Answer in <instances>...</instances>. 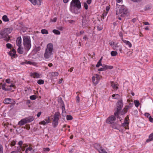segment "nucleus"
Returning a JSON list of instances; mask_svg holds the SVG:
<instances>
[{"instance_id":"f257e3e1","label":"nucleus","mask_w":153,"mask_h":153,"mask_svg":"<svg viewBox=\"0 0 153 153\" xmlns=\"http://www.w3.org/2000/svg\"><path fill=\"white\" fill-rule=\"evenodd\" d=\"M116 105L117 108L114 115L111 116L106 119V123L110 124L114 122L116 120V117L117 118H119L120 119V117H119V114L123 106L122 100H119L118 101Z\"/></svg>"},{"instance_id":"f03ea898","label":"nucleus","mask_w":153,"mask_h":153,"mask_svg":"<svg viewBox=\"0 0 153 153\" xmlns=\"http://www.w3.org/2000/svg\"><path fill=\"white\" fill-rule=\"evenodd\" d=\"M81 8L79 0H72L70 4V10L72 13L78 14L80 13L79 10Z\"/></svg>"},{"instance_id":"7ed1b4c3","label":"nucleus","mask_w":153,"mask_h":153,"mask_svg":"<svg viewBox=\"0 0 153 153\" xmlns=\"http://www.w3.org/2000/svg\"><path fill=\"white\" fill-rule=\"evenodd\" d=\"M116 9V15H119L121 17L124 16L127 13V8L123 5L118 6L117 4Z\"/></svg>"},{"instance_id":"20e7f679","label":"nucleus","mask_w":153,"mask_h":153,"mask_svg":"<svg viewBox=\"0 0 153 153\" xmlns=\"http://www.w3.org/2000/svg\"><path fill=\"white\" fill-rule=\"evenodd\" d=\"M53 45L52 44H48L47 46V48L44 54L45 58V59H48L50 58L53 54Z\"/></svg>"},{"instance_id":"39448f33","label":"nucleus","mask_w":153,"mask_h":153,"mask_svg":"<svg viewBox=\"0 0 153 153\" xmlns=\"http://www.w3.org/2000/svg\"><path fill=\"white\" fill-rule=\"evenodd\" d=\"M23 45L25 46V49L29 51L31 47V43L30 36H25L23 37Z\"/></svg>"},{"instance_id":"423d86ee","label":"nucleus","mask_w":153,"mask_h":153,"mask_svg":"<svg viewBox=\"0 0 153 153\" xmlns=\"http://www.w3.org/2000/svg\"><path fill=\"white\" fill-rule=\"evenodd\" d=\"M60 114L59 112H56L53 115V119L52 124L54 127H56L58 125V120L59 118Z\"/></svg>"},{"instance_id":"0eeeda50","label":"nucleus","mask_w":153,"mask_h":153,"mask_svg":"<svg viewBox=\"0 0 153 153\" xmlns=\"http://www.w3.org/2000/svg\"><path fill=\"white\" fill-rule=\"evenodd\" d=\"M100 80V76L98 74H96L92 77V81L95 85L97 84Z\"/></svg>"},{"instance_id":"6e6552de","label":"nucleus","mask_w":153,"mask_h":153,"mask_svg":"<svg viewBox=\"0 0 153 153\" xmlns=\"http://www.w3.org/2000/svg\"><path fill=\"white\" fill-rule=\"evenodd\" d=\"M117 43H116L114 42L110 41L109 42V44L112 47V48L114 50H117V48L119 47Z\"/></svg>"},{"instance_id":"1a4fd4ad","label":"nucleus","mask_w":153,"mask_h":153,"mask_svg":"<svg viewBox=\"0 0 153 153\" xmlns=\"http://www.w3.org/2000/svg\"><path fill=\"white\" fill-rule=\"evenodd\" d=\"M31 3L34 5H40L41 3V1L42 0H30Z\"/></svg>"},{"instance_id":"9d476101","label":"nucleus","mask_w":153,"mask_h":153,"mask_svg":"<svg viewBox=\"0 0 153 153\" xmlns=\"http://www.w3.org/2000/svg\"><path fill=\"white\" fill-rule=\"evenodd\" d=\"M50 120L49 117H48V118L45 119L44 120L40 122L39 124L43 125H45L50 122Z\"/></svg>"},{"instance_id":"9b49d317","label":"nucleus","mask_w":153,"mask_h":153,"mask_svg":"<svg viewBox=\"0 0 153 153\" xmlns=\"http://www.w3.org/2000/svg\"><path fill=\"white\" fill-rule=\"evenodd\" d=\"M0 35L1 37V39H2L7 36L8 35V34L4 29L2 30L1 32H0Z\"/></svg>"},{"instance_id":"f8f14e48","label":"nucleus","mask_w":153,"mask_h":153,"mask_svg":"<svg viewBox=\"0 0 153 153\" xmlns=\"http://www.w3.org/2000/svg\"><path fill=\"white\" fill-rule=\"evenodd\" d=\"M26 123H30L34 120V117L32 116H29L25 118Z\"/></svg>"},{"instance_id":"ddd939ff","label":"nucleus","mask_w":153,"mask_h":153,"mask_svg":"<svg viewBox=\"0 0 153 153\" xmlns=\"http://www.w3.org/2000/svg\"><path fill=\"white\" fill-rule=\"evenodd\" d=\"M130 106L128 105L126 106L121 112V115H123L126 114L128 111V110Z\"/></svg>"},{"instance_id":"4468645a","label":"nucleus","mask_w":153,"mask_h":153,"mask_svg":"<svg viewBox=\"0 0 153 153\" xmlns=\"http://www.w3.org/2000/svg\"><path fill=\"white\" fill-rule=\"evenodd\" d=\"M130 106L128 105L126 106L121 112V115H123L126 114L128 111V110Z\"/></svg>"},{"instance_id":"2eb2a0df","label":"nucleus","mask_w":153,"mask_h":153,"mask_svg":"<svg viewBox=\"0 0 153 153\" xmlns=\"http://www.w3.org/2000/svg\"><path fill=\"white\" fill-rule=\"evenodd\" d=\"M30 76L35 78H40V75L39 74L36 72L31 73Z\"/></svg>"},{"instance_id":"dca6fc26","label":"nucleus","mask_w":153,"mask_h":153,"mask_svg":"<svg viewBox=\"0 0 153 153\" xmlns=\"http://www.w3.org/2000/svg\"><path fill=\"white\" fill-rule=\"evenodd\" d=\"M22 39L21 37L17 38L16 41L17 45L19 47H21V45Z\"/></svg>"},{"instance_id":"f3484780","label":"nucleus","mask_w":153,"mask_h":153,"mask_svg":"<svg viewBox=\"0 0 153 153\" xmlns=\"http://www.w3.org/2000/svg\"><path fill=\"white\" fill-rule=\"evenodd\" d=\"M111 126L113 128L118 129V128L119 126V125L116 122H114L111 124H110Z\"/></svg>"},{"instance_id":"a211bd4d","label":"nucleus","mask_w":153,"mask_h":153,"mask_svg":"<svg viewBox=\"0 0 153 153\" xmlns=\"http://www.w3.org/2000/svg\"><path fill=\"white\" fill-rule=\"evenodd\" d=\"M88 25V21L84 20L82 21V26L83 28H86Z\"/></svg>"},{"instance_id":"6ab92c4d","label":"nucleus","mask_w":153,"mask_h":153,"mask_svg":"<svg viewBox=\"0 0 153 153\" xmlns=\"http://www.w3.org/2000/svg\"><path fill=\"white\" fill-rule=\"evenodd\" d=\"M1 88L2 89L5 91H9L11 90L10 88H6L5 87L6 86V84L5 83H1Z\"/></svg>"},{"instance_id":"aec40b11","label":"nucleus","mask_w":153,"mask_h":153,"mask_svg":"<svg viewBox=\"0 0 153 153\" xmlns=\"http://www.w3.org/2000/svg\"><path fill=\"white\" fill-rule=\"evenodd\" d=\"M11 99L9 98H6L4 100V103L5 104H10L11 102Z\"/></svg>"},{"instance_id":"412c9836","label":"nucleus","mask_w":153,"mask_h":153,"mask_svg":"<svg viewBox=\"0 0 153 153\" xmlns=\"http://www.w3.org/2000/svg\"><path fill=\"white\" fill-rule=\"evenodd\" d=\"M27 123L25 118L22 119L18 123V124L20 126H22Z\"/></svg>"},{"instance_id":"4be33fe9","label":"nucleus","mask_w":153,"mask_h":153,"mask_svg":"<svg viewBox=\"0 0 153 153\" xmlns=\"http://www.w3.org/2000/svg\"><path fill=\"white\" fill-rule=\"evenodd\" d=\"M62 116L65 117L66 115V112L65 111H64L65 110V105L64 104L63 105H62Z\"/></svg>"},{"instance_id":"5701e85b","label":"nucleus","mask_w":153,"mask_h":153,"mask_svg":"<svg viewBox=\"0 0 153 153\" xmlns=\"http://www.w3.org/2000/svg\"><path fill=\"white\" fill-rule=\"evenodd\" d=\"M128 122L127 121V120H126L124 123L122 124V126H123L125 127V129H127L128 127Z\"/></svg>"},{"instance_id":"b1692460","label":"nucleus","mask_w":153,"mask_h":153,"mask_svg":"<svg viewBox=\"0 0 153 153\" xmlns=\"http://www.w3.org/2000/svg\"><path fill=\"white\" fill-rule=\"evenodd\" d=\"M111 84L112 87L113 89H117L118 88L117 85L115 84L114 82L112 81L111 82Z\"/></svg>"},{"instance_id":"393cba45","label":"nucleus","mask_w":153,"mask_h":153,"mask_svg":"<svg viewBox=\"0 0 153 153\" xmlns=\"http://www.w3.org/2000/svg\"><path fill=\"white\" fill-rule=\"evenodd\" d=\"M149 138L146 140V141L147 142H149L153 140V133L151 134L149 136Z\"/></svg>"},{"instance_id":"a878e982","label":"nucleus","mask_w":153,"mask_h":153,"mask_svg":"<svg viewBox=\"0 0 153 153\" xmlns=\"http://www.w3.org/2000/svg\"><path fill=\"white\" fill-rule=\"evenodd\" d=\"M123 42L126 45H128L129 47L131 48V47L132 45L129 41L123 39Z\"/></svg>"},{"instance_id":"bb28decb","label":"nucleus","mask_w":153,"mask_h":153,"mask_svg":"<svg viewBox=\"0 0 153 153\" xmlns=\"http://www.w3.org/2000/svg\"><path fill=\"white\" fill-rule=\"evenodd\" d=\"M2 19L5 22H7L9 20L7 16L6 15H4L3 16Z\"/></svg>"},{"instance_id":"cd10ccee","label":"nucleus","mask_w":153,"mask_h":153,"mask_svg":"<svg viewBox=\"0 0 153 153\" xmlns=\"http://www.w3.org/2000/svg\"><path fill=\"white\" fill-rule=\"evenodd\" d=\"M95 148L97 149L98 151L101 148L102 146L97 143H95L94 145Z\"/></svg>"},{"instance_id":"c85d7f7f","label":"nucleus","mask_w":153,"mask_h":153,"mask_svg":"<svg viewBox=\"0 0 153 153\" xmlns=\"http://www.w3.org/2000/svg\"><path fill=\"white\" fill-rule=\"evenodd\" d=\"M4 29L8 34L11 33L13 30V28L12 27L5 28Z\"/></svg>"},{"instance_id":"c756f323","label":"nucleus","mask_w":153,"mask_h":153,"mask_svg":"<svg viewBox=\"0 0 153 153\" xmlns=\"http://www.w3.org/2000/svg\"><path fill=\"white\" fill-rule=\"evenodd\" d=\"M18 52L20 54H22L23 53V48H21L20 47H19V48L17 49Z\"/></svg>"},{"instance_id":"7c9ffc66","label":"nucleus","mask_w":153,"mask_h":153,"mask_svg":"<svg viewBox=\"0 0 153 153\" xmlns=\"http://www.w3.org/2000/svg\"><path fill=\"white\" fill-rule=\"evenodd\" d=\"M59 75V73L57 72H52L51 73V75L53 77L57 76Z\"/></svg>"},{"instance_id":"2f4dec72","label":"nucleus","mask_w":153,"mask_h":153,"mask_svg":"<svg viewBox=\"0 0 153 153\" xmlns=\"http://www.w3.org/2000/svg\"><path fill=\"white\" fill-rule=\"evenodd\" d=\"M102 66V67L98 69V71H103L106 70L105 65H103Z\"/></svg>"},{"instance_id":"473e14b6","label":"nucleus","mask_w":153,"mask_h":153,"mask_svg":"<svg viewBox=\"0 0 153 153\" xmlns=\"http://www.w3.org/2000/svg\"><path fill=\"white\" fill-rule=\"evenodd\" d=\"M98 152L100 153H108L106 151L105 149H103L102 147L99 150Z\"/></svg>"},{"instance_id":"72a5a7b5","label":"nucleus","mask_w":153,"mask_h":153,"mask_svg":"<svg viewBox=\"0 0 153 153\" xmlns=\"http://www.w3.org/2000/svg\"><path fill=\"white\" fill-rule=\"evenodd\" d=\"M111 54L112 56H114L117 54V53L116 51H112L111 52Z\"/></svg>"},{"instance_id":"f704fd0d","label":"nucleus","mask_w":153,"mask_h":153,"mask_svg":"<svg viewBox=\"0 0 153 153\" xmlns=\"http://www.w3.org/2000/svg\"><path fill=\"white\" fill-rule=\"evenodd\" d=\"M52 31L56 35H59L60 34V32L59 31L56 29L53 30Z\"/></svg>"},{"instance_id":"c9c22d12","label":"nucleus","mask_w":153,"mask_h":153,"mask_svg":"<svg viewBox=\"0 0 153 153\" xmlns=\"http://www.w3.org/2000/svg\"><path fill=\"white\" fill-rule=\"evenodd\" d=\"M135 105L136 107H138L140 105V103L138 100H135L134 101Z\"/></svg>"},{"instance_id":"e433bc0d","label":"nucleus","mask_w":153,"mask_h":153,"mask_svg":"<svg viewBox=\"0 0 153 153\" xmlns=\"http://www.w3.org/2000/svg\"><path fill=\"white\" fill-rule=\"evenodd\" d=\"M112 97L115 99H118L120 97V95L118 94H113Z\"/></svg>"},{"instance_id":"4c0bfd02","label":"nucleus","mask_w":153,"mask_h":153,"mask_svg":"<svg viewBox=\"0 0 153 153\" xmlns=\"http://www.w3.org/2000/svg\"><path fill=\"white\" fill-rule=\"evenodd\" d=\"M41 33L43 34H48V31L46 29H42L41 30Z\"/></svg>"},{"instance_id":"58836bf2","label":"nucleus","mask_w":153,"mask_h":153,"mask_svg":"<svg viewBox=\"0 0 153 153\" xmlns=\"http://www.w3.org/2000/svg\"><path fill=\"white\" fill-rule=\"evenodd\" d=\"M67 120H72L73 119L71 115H67L66 116Z\"/></svg>"},{"instance_id":"ea45409f","label":"nucleus","mask_w":153,"mask_h":153,"mask_svg":"<svg viewBox=\"0 0 153 153\" xmlns=\"http://www.w3.org/2000/svg\"><path fill=\"white\" fill-rule=\"evenodd\" d=\"M37 82L39 85L43 84L44 83V81L42 79H39L37 81Z\"/></svg>"},{"instance_id":"a19ab883","label":"nucleus","mask_w":153,"mask_h":153,"mask_svg":"<svg viewBox=\"0 0 153 153\" xmlns=\"http://www.w3.org/2000/svg\"><path fill=\"white\" fill-rule=\"evenodd\" d=\"M151 8V6L149 5H147L146 6L145 10H150Z\"/></svg>"},{"instance_id":"79ce46f5","label":"nucleus","mask_w":153,"mask_h":153,"mask_svg":"<svg viewBox=\"0 0 153 153\" xmlns=\"http://www.w3.org/2000/svg\"><path fill=\"white\" fill-rule=\"evenodd\" d=\"M106 69H112L113 68V67L111 65H105Z\"/></svg>"},{"instance_id":"37998d69","label":"nucleus","mask_w":153,"mask_h":153,"mask_svg":"<svg viewBox=\"0 0 153 153\" xmlns=\"http://www.w3.org/2000/svg\"><path fill=\"white\" fill-rule=\"evenodd\" d=\"M41 48L39 46H38V47H35V48L34 49L35 51L36 52H37L39 51L40 50Z\"/></svg>"},{"instance_id":"c03bdc74","label":"nucleus","mask_w":153,"mask_h":153,"mask_svg":"<svg viewBox=\"0 0 153 153\" xmlns=\"http://www.w3.org/2000/svg\"><path fill=\"white\" fill-rule=\"evenodd\" d=\"M30 98L31 100H35L36 99V96L35 95H33L30 96Z\"/></svg>"},{"instance_id":"a18cd8bd","label":"nucleus","mask_w":153,"mask_h":153,"mask_svg":"<svg viewBox=\"0 0 153 153\" xmlns=\"http://www.w3.org/2000/svg\"><path fill=\"white\" fill-rule=\"evenodd\" d=\"M107 13H108V12H106L105 11H104L103 13V14H102V18L103 19H104V17H105L106 16Z\"/></svg>"},{"instance_id":"49530a36","label":"nucleus","mask_w":153,"mask_h":153,"mask_svg":"<svg viewBox=\"0 0 153 153\" xmlns=\"http://www.w3.org/2000/svg\"><path fill=\"white\" fill-rule=\"evenodd\" d=\"M6 47L8 48H10L12 47V45L10 43H7L6 45Z\"/></svg>"},{"instance_id":"de8ad7c7","label":"nucleus","mask_w":153,"mask_h":153,"mask_svg":"<svg viewBox=\"0 0 153 153\" xmlns=\"http://www.w3.org/2000/svg\"><path fill=\"white\" fill-rule=\"evenodd\" d=\"M32 151L31 152H34V150H32V148L31 147H28L26 149V151Z\"/></svg>"},{"instance_id":"09e8293b","label":"nucleus","mask_w":153,"mask_h":153,"mask_svg":"<svg viewBox=\"0 0 153 153\" xmlns=\"http://www.w3.org/2000/svg\"><path fill=\"white\" fill-rule=\"evenodd\" d=\"M23 144V142L22 141H20L18 143V144L20 146L19 150H21V146Z\"/></svg>"},{"instance_id":"8fccbe9b","label":"nucleus","mask_w":153,"mask_h":153,"mask_svg":"<svg viewBox=\"0 0 153 153\" xmlns=\"http://www.w3.org/2000/svg\"><path fill=\"white\" fill-rule=\"evenodd\" d=\"M102 66V64L101 62L98 61L96 65V67L97 68L99 67L100 66Z\"/></svg>"},{"instance_id":"3c124183","label":"nucleus","mask_w":153,"mask_h":153,"mask_svg":"<svg viewBox=\"0 0 153 153\" xmlns=\"http://www.w3.org/2000/svg\"><path fill=\"white\" fill-rule=\"evenodd\" d=\"M90 15L89 13V12L87 11L86 12L85 14V17H88L90 16Z\"/></svg>"},{"instance_id":"603ef678","label":"nucleus","mask_w":153,"mask_h":153,"mask_svg":"<svg viewBox=\"0 0 153 153\" xmlns=\"http://www.w3.org/2000/svg\"><path fill=\"white\" fill-rule=\"evenodd\" d=\"M9 54L12 57L14 56L15 55V54L10 51L9 52Z\"/></svg>"},{"instance_id":"864d4df0","label":"nucleus","mask_w":153,"mask_h":153,"mask_svg":"<svg viewBox=\"0 0 153 153\" xmlns=\"http://www.w3.org/2000/svg\"><path fill=\"white\" fill-rule=\"evenodd\" d=\"M0 153H3V146L0 144Z\"/></svg>"},{"instance_id":"5fc2aeb1","label":"nucleus","mask_w":153,"mask_h":153,"mask_svg":"<svg viewBox=\"0 0 153 153\" xmlns=\"http://www.w3.org/2000/svg\"><path fill=\"white\" fill-rule=\"evenodd\" d=\"M84 7L86 10H87L88 9V5L85 2L84 3Z\"/></svg>"},{"instance_id":"6e6d98bb","label":"nucleus","mask_w":153,"mask_h":153,"mask_svg":"<svg viewBox=\"0 0 153 153\" xmlns=\"http://www.w3.org/2000/svg\"><path fill=\"white\" fill-rule=\"evenodd\" d=\"M4 38V40L7 42H8L10 39V37L9 36H8L7 37L6 36Z\"/></svg>"},{"instance_id":"4d7b16f0","label":"nucleus","mask_w":153,"mask_h":153,"mask_svg":"<svg viewBox=\"0 0 153 153\" xmlns=\"http://www.w3.org/2000/svg\"><path fill=\"white\" fill-rule=\"evenodd\" d=\"M16 143V141L14 140H13L11 142V145L12 146H14L15 145Z\"/></svg>"},{"instance_id":"13d9d810","label":"nucleus","mask_w":153,"mask_h":153,"mask_svg":"<svg viewBox=\"0 0 153 153\" xmlns=\"http://www.w3.org/2000/svg\"><path fill=\"white\" fill-rule=\"evenodd\" d=\"M27 64H29L30 65H33V62L30 61H26Z\"/></svg>"},{"instance_id":"bf43d9fd","label":"nucleus","mask_w":153,"mask_h":153,"mask_svg":"<svg viewBox=\"0 0 153 153\" xmlns=\"http://www.w3.org/2000/svg\"><path fill=\"white\" fill-rule=\"evenodd\" d=\"M76 102L77 103H79V96H77L76 97Z\"/></svg>"},{"instance_id":"052dcab7","label":"nucleus","mask_w":153,"mask_h":153,"mask_svg":"<svg viewBox=\"0 0 153 153\" xmlns=\"http://www.w3.org/2000/svg\"><path fill=\"white\" fill-rule=\"evenodd\" d=\"M149 120L151 122H153V118L151 116L149 117Z\"/></svg>"},{"instance_id":"680f3d73","label":"nucleus","mask_w":153,"mask_h":153,"mask_svg":"<svg viewBox=\"0 0 153 153\" xmlns=\"http://www.w3.org/2000/svg\"><path fill=\"white\" fill-rule=\"evenodd\" d=\"M119 36L120 37H121V39L123 41V33L122 32H120L119 33Z\"/></svg>"},{"instance_id":"e2e57ef3","label":"nucleus","mask_w":153,"mask_h":153,"mask_svg":"<svg viewBox=\"0 0 153 153\" xmlns=\"http://www.w3.org/2000/svg\"><path fill=\"white\" fill-rule=\"evenodd\" d=\"M145 115L148 118L150 116V114L148 113H145Z\"/></svg>"},{"instance_id":"0e129e2a","label":"nucleus","mask_w":153,"mask_h":153,"mask_svg":"<svg viewBox=\"0 0 153 153\" xmlns=\"http://www.w3.org/2000/svg\"><path fill=\"white\" fill-rule=\"evenodd\" d=\"M10 51L11 52H13V53L15 54H16V50L14 49H13L12 50V51Z\"/></svg>"},{"instance_id":"69168bd1","label":"nucleus","mask_w":153,"mask_h":153,"mask_svg":"<svg viewBox=\"0 0 153 153\" xmlns=\"http://www.w3.org/2000/svg\"><path fill=\"white\" fill-rule=\"evenodd\" d=\"M5 81L7 83H10V80L9 79H6Z\"/></svg>"},{"instance_id":"338daca9","label":"nucleus","mask_w":153,"mask_h":153,"mask_svg":"<svg viewBox=\"0 0 153 153\" xmlns=\"http://www.w3.org/2000/svg\"><path fill=\"white\" fill-rule=\"evenodd\" d=\"M41 113H42V112L41 111L39 112L37 114V117H39L40 116Z\"/></svg>"},{"instance_id":"774afa93","label":"nucleus","mask_w":153,"mask_h":153,"mask_svg":"<svg viewBox=\"0 0 153 153\" xmlns=\"http://www.w3.org/2000/svg\"><path fill=\"white\" fill-rule=\"evenodd\" d=\"M109 9H110V7H109V6H106V10L107 11V12L109 10Z\"/></svg>"}]
</instances>
